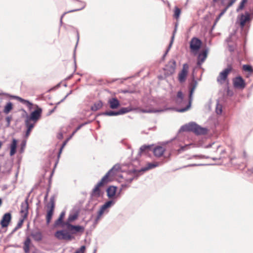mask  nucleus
<instances>
[{
	"label": "nucleus",
	"mask_w": 253,
	"mask_h": 253,
	"mask_svg": "<svg viewBox=\"0 0 253 253\" xmlns=\"http://www.w3.org/2000/svg\"><path fill=\"white\" fill-rule=\"evenodd\" d=\"M120 169L121 166L119 164H115L110 169L93 188L90 193L91 197L96 196L97 197H99L101 196L100 187L104 186L109 182L113 181L114 177Z\"/></svg>",
	"instance_id": "1"
},
{
	"label": "nucleus",
	"mask_w": 253,
	"mask_h": 253,
	"mask_svg": "<svg viewBox=\"0 0 253 253\" xmlns=\"http://www.w3.org/2000/svg\"><path fill=\"white\" fill-rule=\"evenodd\" d=\"M84 230L85 228L83 225L66 224L64 225V240L71 241L74 239V235H81Z\"/></svg>",
	"instance_id": "2"
},
{
	"label": "nucleus",
	"mask_w": 253,
	"mask_h": 253,
	"mask_svg": "<svg viewBox=\"0 0 253 253\" xmlns=\"http://www.w3.org/2000/svg\"><path fill=\"white\" fill-rule=\"evenodd\" d=\"M209 130L206 127H202L195 122H190L181 126L178 132L181 131L192 132L196 135H205Z\"/></svg>",
	"instance_id": "3"
},
{
	"label": "nucleus",
	"mask_w": 253,
	"mask_h": 253,
	"mask_svg": "<svg viewBox=\"0 0 253 253\" xmlns=\"http://www.w3.org/2000/svg\"><path fill=\"white\" fill-rule=\"evenodd\" d=\"M194 72V71H193V72L192 73V82L189 83L188 86V103L185 107L178 109L177 111L178 112H184L187 111L191 106L193 93L198 84L197 81L195 78Z\"/></svg>",
	"instance_id": "4"
},
{
	"label": "nucleus",
	"mask_w": 253,
	"mask_h": 253,
	"mask_svg": "<svg viewBox=\"0 0 253 253\" xmlns=\"http://www.w3.org/2000/svg\"><path fill=\"white\" fill-rule=\"evenodd\" d=\"M134 109L130 106L126 107H122L118 111H114V110H108L106 111L101 113V115L104 116H116L119 115H123L128 113Z\"/></svg>",
	"instance_id": "5"
},
{
	"label": "nucleus",
	"mask_w": 253,
	"mask_h": 253,
	"mask_svg": "<svg viewBox=\"0 0 253 253\" xmlns=\"http://www.w3.org/2000/svg\"><path fill=\"white\" fill-rule=\"evenodd\" d=\"M46 207L47 210L46 214V224L48 225L52 219L55 208V202L53 196L50 198L49 203L47 204Z\"/></svg>",
	"instance_id": "6"
},
{
	"label": "nucleus",
	"mask_w": 253,
	"mask_h": 253,
	"mask_svg": "<svg viewBox=\"0 0 253 253\" xmlns=\"http://www.w3.org/2000/svg\"><path fill=\"white\" fill-rule=\"evenodd\" d=\"M33 107H35V110L30 115L27 114L26 118L32 120L34 123H37L42 117V109L37 104H34Z\"/></svg>",
	"instance_id": "7"
},
{
	"label": "nucleus",
	"mask_w": 253,
	"mask_h": 253,
	"mask_svg": "<svg viewBox=\"0 0 253 253\" xmlns=\"http://www.w3.org/2000/svg\"><path fill=\"white\" fill-rule=\"evenodd\" d=\"M190 49L191 52L197 54L199 52L202 46V41L199 38L194 37L192 38L190 42Z\"/></svg>",
	"instance_id": "8"
},
{
	"label": "nucleus",
	"mask_w": 253,
	"mask_h": 253,
	"mask_svg": "<svg viewBox=\"0 0 253 253\" xmlns=\"http://www.w3.org/2000/svg\"><path fill=\"white\" fill-rule=\"evenodd\" d=\"M176 66V61L173 59L170 60L163 68L165 76L168 77L173 74L175 71Z\"/></svg>",
	"instance_id": "9"
},
{
	"label": "nucleus",
	"mask_w": 253,
	"mask_h": 253,
	"mask_svg": "<svg viewBox=\"0 0 253 253\" xmlns=\"http://www.w3.org/2000/svg\"><path fill=\"white\" fill-rule=\"evenodd\" d=\"M232 70V65L228 64L227 68L219 73V76L217 77V82L220 84L224 83L227 80L228 76Z\"/></svg>",
	"instance_id": "10"
},
{
	"label": "nucleus",
	"mask_w": 253,
	"mask_h": 253,
	"mask_svg": "<svg viewBox=\"0 0 253 253\" xmlns=\"http://www.w3.org/2000/svg\"><path fill=\"white\" fill-rule=\"evenodd\" d=\"M2 94L3 95L9 97L11 99H15L23 104L25 105L28 108L29 111H31L33 108L34 104L28 100L25 99L18 96L11 95L8 93L2 92Z\"/></svg>",
	"instance_id": "11"
},
{
	"label": "nucleus",
	"mask_w": 253,
	"mask_h": 253,
	"mask_svg": "<svg viewBox=\"0 0 253 253\" xmlns=\"http://www.w3.org/2000/svg\"><path fill=\"white\" fill-rule=\"evenodd\" d=\"M80 209L77 207L73 208L69 212V215L66 221H64V225L66 224L72 223L76 220L79 216Z\"/></svg>",
	"instance_id": "12"
},
{
	"label": "nucleus",
	"mask_w": 253,
	"mask_h": 253,
	"mask_svg": "<svg viewBox=\"0 0 253 253\" xmlns=\"http://www.w3.org/2000/svg\"><path fill=\"white\" fill-rule=\"evenodd\" d=\"M253 17H251V14L248 11H246L245 14H241L240 18L239 19V24L241 30H244L245 28L246 23L250 22Z\"/></svg>",
	"instance_id": "13"
},
{
	"label": "nucleus",
	"mask_w": 253,
	"mask_h": 253,
	"mask_svg": "<svg viewBox=\"0 0 253 253\" xmlns=\"http://www.w3.org/2000/svg\"><path fill=\"white\" fill-rule=\"evenodd\" d=\"M209 52V48L206 45L205 47L199 53L197 65L198 66H201L206 59Z\"/></svg>",
	"instance_id": "14"
},
{
	"label": "nucleus",
	"mask_w": 253,
	"mask_h": 253,
	"mask_svg": "<svg viewBox=\"0 0 253 253\" xmlns=\"http://www.w3.org/2000/svg\"><path fill=\"white\" fill-rule=\"evenodd\" d=\"M189 69V65L187 63L183 65L182 69L179 73L178 80L180 83H184L187 78Z\"/></svg>",
	"instance_id": "15"
},
{
	"label": "nucleus",
	"mask_w": 253,
	"mask_h": 253,
	"mask_svg": "<svg viewBox=\"0 0 253 253\" xmlns=\"http://www.w3.org/2000/svg\"><path fill=\"white\" fill-rule=\"evenodd\" d=\"M233 84L235 88L244 89L246 87V82L241 76H238L233 78Z\"/></svg>",
	"instance_id": "16"
},
{
	"label": "nucleus",
	"mask_w": 253,
	"mask_h": 253,
	"mask_svg": "<svg viewBox=\"0 0 253 253\" xmlns=\"http://www.w3.org/2000/svg\"><path fill=\"white\" fill-rule=\"evenodd\" d=\"M118 187L114 185H110L106 189L107 196L109 200L115 199L117 201V196H116Z\"/></svg>",
	"instance_id": "17"
},
{
	"label": "nucleus",
	"mask_w": 253,
	"mask_h": 253,
	"mask_svg": "<svg viewBox=\"0 0 253 253\" xmlns=\"http://www.w3.org/2000/svg\"><path fill=\"white\" fill-rule=\"evenodd\" d=\"M12 219L11 213L9 212L5 213L2 216L0 221V225L1 228H4L8 227Z\"/></svg>",
	"instance_id": "18"
},
{
	"label": "nucleus",
	"mask_w": 253,
	"mask_h": 253,
	"mask_svg": "<svg viewBox=\"0 0 253 253\" xmlns=\"http://www.w3.org/2000/svg\"><path fill=\"white\" fill-rule=\"evenodd\" d=\"M29 206L27 199H25L24 202H22L21 204V209L20 213L22 214L21 216L24 218H27L29 214Z\"/></svg>",
	"instance_id": "19"
},
{
	"label": "nucleus",
	"mask_w": 253,
	"mask_h": 253,
	"mask_svg": "<svg viewBox=\"0 0 253 253\" xmlns=\"http://www.w3.org/2000/svg\"><path fill=\"white\" fill-rule=\"evenodd\" d=\"M23 249L25 253H29L30 248L34 247V245L32 242L30 236H26L25 240L24 241Z\"/></svg>",
	"instance_id": "20"
},
{
	"label": "nucleus",
	"mask_w": 253,
	"mask_h": 253,
	"mask_svg": "<svg viewBox=\"0 0 253 253\" xmlns=\"http://www.w3.org/2000/svg\"><path fill=\"white\" fill-rule=\"evenodd\" d=\"M108 104L112 110L118 109L121 106L120 101L116 97L110 98L108 101Z\"/></svg>",
	"instance_id": "21"
},
{
	"label": "nucleus",
	"mask_w": 253,
	"mask_h": 253,
	"mask_svg": "<svg viewBox=\"0 0 253 253\" xmlns=\"http://www.w3.org/2000/svg\"><path fill=\"white\" fill-rule=\"evenodd\" d=\"M17 144L18 140L16 138H12L11 143L9 145L10 149L9 155L10 156H13L16 153Z\"/></svg>",
	"instance_id": "22"
},
{
	"label": "nucleus",
	"mask_w": 253,
	"mask_h": 253,
	"mask_svg": "<svg viewBox=\"0 0 253 253\" xmlns=\"http://www.w3.org/2000/svg\"><path fill=\"white\" fill-rule=\"evenodd\" d=\"M165 151V148L161 146H157L154 148H152V151L154 156L158 157L163 156Z\"/></svg>",
	"instance_id": "23"
},
{
	"label": "nucleus",
	"mask_w": 253,
	"mask_h": 253,
	"mask_svg": "<svg viewBox=\"0 0 253 253\" xmlns=\"http://www.w3.org/2000/svg\"><path fill=\"white\" fill-rule=\"evenodd\" d=\"M31 236L32 237L34 240L37 242L41 241L43 239V235L41 231H33L31 233Z\"/></svg>",
	"instance_id": "24"
},
{
	"label": "nucleus",
	"mask_w": 253,
	"mask_h": 253,
	"mask_svg": "<svg viewBox=\"0 0 253 253\" xmlns=\"http://www.w3.org/2000/svg\"><path fill=\"white\" fill-rule=\"evenodd\" d=\"M153 144L152 145H143L139 148V151L138 156H140L142 153H148L149 151H152Z\"/></svg>",
	"instance_id": "25"
},
{
	"label": "nucleus",
	"mask_w": 253,
	"mask_h": 253,
	"mask_svg": "<svg viewBox=\"0 0 253 253\" xmlns=\"http://www.w3.org/2000/svg\"><path fill=\"white\" fill-rule=\"evenodd\" d=\"M116 203V200L115 199H111L107 201L102 205L100 208L105 211L112 206H114Z\"/></svg>",
	"instance_id": "26"
},
{
	"label": "nucleus",
	"mask_w": 253,
	"mask_h": 253,
	"mask_svg": "<svg viewBox=\"0 0 253 253\" xmlns=\"http://www.w3.org/2000/svg\"><path fill=\"white\" fill-rule=\"evenodd\" d=\"M59 226H61L63 228V211L60 212L58 218L55 221L53 224V227L54 228Z\"/></svg>",
	"instance_id": "27"
},
{
	"label": "nucleus",
	"mask_w": 253,
	"mask_h": 253,
	"mask_svg": "<svg viewBox=\"0 0 253 253\" xmlns=\"http://www.w3.org/2000/svg\"><path fill=\"white\" fill-rule=\"evenodd\" d=\"M159 166V163L158 162H154V163H148L147 164V166L142 167L140 169V171H143L144 172L150 169L155 168Z\"/></svg>",
	"instance_id": "28"
},
{
	"label": "nucleus",
	"mask_w": 253,
	"mask_h": 253,
	"mask_svg": "<svg viewBox=\"0 0 253 253\" xmlns=\"http://www.w3.org/2000/svg\"><path fill=\"white\" fill-rule=\"evenodd\" d=\"M13 109V103L10 101H8L4 105L3 110V112L5 114H8L11 112V111Z\"/></svg>",
	"instance_id": "29"
},
{
	"label": "nucleus",
	"mask_w": 253,
	"mask_h": 253,
	"mask_svg": "<svg viewBox=\"0 0 253 253\" xmlns=\"http://www.w3.org/2000/svg\"><path fill=\"white\" fill-rule=\"evenodd\" d=\"M103 106V102L101 100H99L97 102H95L92 106H91L90 109L93 111H96L100 109Z\"/></svg>",
	"instance_id": "30"
},
{
	"label": "nucleus",
	"mask_w": 253,
	"mask_h": 253,
	"mask_svg": "<svg viewBox=\"0 0 253 253\" xmlns=\"http://www.w3.org/2000/svg\"><path fill=\"white\" fill-rule=\"evenodd\" d=\"M25 123L26 128L31 129H33L35 126V124L36 123H34V122H33L32 120L29 119L28 118H26Z\"/></svg>",
	"instance_id": "31"
},
{
	"label": "nucleus",
	"mask_w": 253,
	"mask_h": 253,
	"mask_svg": "<svg viewBox=\"0 0 253 253\" xmlns=\"http://www.w3.org/2000/svg\"><path fill=\"white\" fill-rule=\"evenodd\" d=\"M221 165V164H215V163H214V164H189V165L185 166L183 167V168L193 167H197V166H214V165Z\"/></svg>",
	"instance_id": "32"
},
{
	"label": "nucleus",
	"mask_w": 253,
	"mask_h": 253,
	"mask_svg": "<svg viewBox=\"0 0 253 253\" xmlns=\"http://www.w3.org/2000/svg\"><path fill=\"white\" fill-rule=\"evenodd\" d=\"M242 69L245 72H248L250 74L253 73V67L250 64L243 65Z\"/></svg>",
	"instance_id": "33"
},
{
	"label": "nucleus",
	"mask_w": 253,
	"mask_h": 253,
	"mask_svg": "<svg viewBox=\"0 0 253 253\" xmlns=\"http://www.w3.org/2000/svg\"><path fill=\"white\" fill-rule=\"evenodd\" d=\"M55 237L58 240L63 239V228L61 230H57L54 233Z\"/></svg>",
	"instance_id": "34"
},
{
	"label": "nucleus",
	"mask_w": 253,
	"mask_h": 253,
	"mask_svg": "<svg viewBox=\"0 0 253 253\" xmlns=\"http://www.w3.org/2000/svg\"><path fill=\"white\" fill-rule=\"evenodd\" d=\"M248 0H241L240 2L239 6L236 9V12H239L241 10H243L245 6L246 3L247 2Z\"/></svg>",
	"instance_id": "35"
},
{
	"label": "nucleus",
	"mask_w": 253,
	"mask_h": 253,
	"mask_svg": "<svg viewBox=\"0 0 253 253\" xmlns=\"http://www.w3.org/2000/svg\"><path fill=\"white\" fill-rule=\"evenodd\" d=\"M181 9L177 6L174 7L173 17L176 19H178L180 17L181 14Z\"/></svg>",
	"instance_id": "36"
},
{
	"label": "nucleus",
	"mask_w": 253,
	"mask_h": 253,
	"mask_svg": "<svg viewBox=\"0 0 253 253\" xmlns=\"http://www.w3.org/2000/svg\"><path fill=\"white\" fill-rule=\"evenodd\" d=\"M162 110H155V109H141V112L145 113H156L161 112Z\"/></svg>",
	"instance_id": "37"
},
{
	"label": "nucleus",
	"mask_w": 253,
	"mask_h": 253,
	"mask_svg": "<svg viewBox=\"0 0 253 253\" xmlns=\"http://www.w3.org/2000/svg\"><path fill=\"white\" fill-rule=\"evenodd\" d=\"M81 4H82V6L80 8H77V9L71 10L68 11L67 12H64V15L66 13H69V12L77 11H80V10H82L83 9H84L85 7L86 4H85V3L84 2H81Z\"/></svg>",
	"instance_id": "38"
},
{
	"label": "nucleus",
	"mask_w": 253,
	"mask_h": 253,
	"mask_svg": "<svg viewBox=\"0 0 253 253\" xmlns=\"http://www.w3.org/2000/svg\"><path fill=\"white\" fill-rule=\"evenodd\" d=\"M79 40V34L78 33V34H77V43H76V44L75 48H74V54H73V57L74 58V66H75L74 72L76 71V68H77V64H76V59H75V53H76V48H77Z\"/></svg>",
	"instance_id": "39"
},
{
	"label": "nucleus",
	"mask_w": 253,
	"mask_h": 253,
	"mask_svg": "<svg viewBox=\"0 0 253 253\" xmlns=\"http://www.w3.org/2000/svg\"><path fill=\"white\" fill-rule=\"evenodd\" d=\"M26 219V218H24L23 217L21 216L20 218L19 219V221L18 222L16 227L15 229H19V228H21L23 223L24 222V220Z\"/></svg>",
	"instance_id": "40"
},
{
	"label": "nucleus",
	"mask_w": 253,
	"mask_h": 253,
	"mask_svg": "<svg viewBox=\"0 0 253 253\" xmlns=\"http://www.w3.org/2000/svg\"><path fill=\"white\" fill-rule=\"evenodd\" d=\"M226 10H227V9L225 8H224L222 10V11L218 14V15L216 17V18L214 20V25H216L217 22L219 21L220 17L224 14V13L226 11Z\"/></svg>",
	"instance_id": "41"
},
{
	"label": "nucleus",
	"mask_w": 253,
	"mask_h": 253,
	"mask_svg": "<svg viewBox=\"0 0 253 253\" xmlns=\"http://www.w3.org/2000/svg\"><path fill=\"white\" fill-rule=\"evenodd\" d=\"M191 144H187L184 146H181L180 148L177 150L178 153H181L183 151H185L190 148Z\"/></svg>",
	"instance_id": "42"
},
{
	"label": "nucleus",
	"mask_w": 253,
	"mask_h": 253,
	"mask_svg": "<svg viewBox=\"0 0 253 253\" xmlns=\"http://www.w3.org/2000/svg\"><path fill=\"white\" fill-rule=\"evenodd\" d=\"M90 122H85L84 123H83L81 124H80V125H79L72 132V133H71L72 134V135H74V134L77 132V131L78 130H79V129H80L83 126H84L85 125L89 124Z\"/></svg>",
	"instance_id": "43"
},
{
	"label": "nucleus",
	"mask_w": 253,
	"mask_h": 253,
	"mask_svg": "<svg viewBox=\"0 0 253 253\" xmlns=\"http://www.w3.org/2000/svg\"><path fill=\"white\" fill-rule=\"evenodd\" d=\"M27 141L26 140H23L20 144V148L19 149V153H22L24 152L25 148L26 147Z\"/></svg>",
	"instance_id": "44"
},
{
	"label": "nucleus",
	"mask_w": 253,
	"mask_h": 253,
	"mask_svg": "<svg viewBox=\"0 0 253 253\" xmlns=\"http://www.w3.org/2000/svg\"><path fill=\"white\" fill-rule=\"evenodd\" d=\"M120 93H122L124 94L125 93H134L136 92L135 90L134 89H121L120 91Z\"/></svg>",
	"instance_id": "45"
},
{
	"label": "nucleus",
	"mask_w": 253,
	"mask_h": 253,
	"mask_svg": "<svg viewBox=\"0 0 253 253\" xmlns=\"http://www.w3.org/2000/svg\"><path fill=\"white\" fill-rule=\"evenodd\" d=\"M215 111L216 114L218 115L221 114L222 112V106L219 104L218 102L216 103Z\"/></svg>",
	"instance_id": "46"
},
{
	"label": "nucleus",
	"mask_w": 253,
	"mask_h": 253,
	"mask_svg": "<svg viewBox=\"0 0 253 253\" xmlns=\"http://www.w3.org/2000/svg\"><path fill=\"white\" fill-rule=\"evenodd\" d=\"M140 169H131V170H129V171L128 172V173L129 174H130L131 173H134V175H136V174H140L139 173L140 172H144L143 171H140Z\"/></svg>",
	"instance_id": "47"
},
{
	"label": "nucleus",
	"mask_w": 253,
	"mask_h": 253,
	"mask_svg": "<svg viewBox=\"0 0 253 253\" xmlns=\"http://www.w3.org/2000/svg\"><path fill=\"white\" fill-rule=\"evenodd\" d=\"M12 119V117L11 115L8 116L5 118V121L6 122V127H9L10 126V122Z\"/></svg>",
	"instance_id": "48"
},
{
	"label": "nucleus",
	"mask_w": 253,
	"mask_h": 253,
	"mask_svg": "<svg viewBox=\"0 0 253 253\" xmlns=\"http://www.w3.org/2000/svg\"><path fill=\"white\" fill-rule=\"evenodd\" d=\"M177 97L180 99V102H181L184 98V95L182 91L179 90L177 93Z\"/></svg>",
	"instance_id": "49"
},
{
	"label": "nucleus",
	"mask_w": 253,
	"mask_h": 253,
	"mask_svg": "<svg viewBox=\"0 0 253 253\" xmlns=\"http://www.w3.org/2000/svg\"><path fill=\"white\" fill-rule=\"evenodd\" d=\"M85 250V246L84 245L82 246L80 249L77 250L74 253H84Z\"/></svg>",
	"instance_id": "50"
},
{
	"label": "nucleus",
	"mask_w": 253,
	"mask_h": 253,
	"mask_svg": "<svg viewBox=\"0 0 253 253\" xmlns=\"http://www.w3.org/2000/svg\"><path fill=\"white\" fill-rule=\"evenodd\" d=\"M139 176H140V174H136V175H134V176L132 177H130V178H129L126 179V181L127 182H128V183H131L132 182V181L134 179L137 178V177H139Z\"/></svg>",
	"instance_id": "51"
},
{
	"label": "nucleus",
	"mask_w": 253,
	"mask_h": 253,
	"mask_svg": "<svg viewBox=\"0 0 253 253\" xmlns=\"http://www.w3.org/2000/svg\"><path fill=\"white\" fill-rule=\"evenodd\" d=\"M62 83V81H61L60 83L57 84L55 86L51 87V88L48 90V92H50L52 90H55L56 89L58 88L60 86L61 84Z\"/></svg>",
	"instance_id": "52"
},
{
	"label": "nucleus",
	"mask_w": 253,
	"mask_h": 253,
	"mask_svg": "<svg viewBox=\"0 0 253 253\" xmlns=\"http://www.w3.org/2000/svg\"><path fill=\"white\" fill-rule=\"evenodd\" d=\"M89 205H90V201H88V203L85 206V210L89 211H93V210L94 208L95 205H93L91 208H90Z\"/></svg>",
	"instance_id": "53"
},
{
	"label": "nucleus",
	"mask_w": 253,
	"mask_h": 253,
	"mask_svg": "<svg viewBox=\"0 0 253 253\" xmlns=\"http://www.w3.org/2000/svg\"><path fill=\"white\" fill-rule=\"evenodd\" d=\"M57 138L59 139H61L63 138V131L62 130L61 127L60 131L57 134Z\"/></svg>",
	"instance_id": "54"
},
{
	"label": "nucleus",
	"mask_w": 253,
	"mask_h": 253,
	"mask_svg": "<svg viewBox=\"0 0 253 253\" xmlns=\"http://www.w3.org/2000/svg\"><path fill=\"white\" fill-rule=\"evenodd\" d=\"M104 212L105 211L103 210H102L101 208H100V209L97 212V217H98V218H100Z\"/></svg>",
	"instance_id": "55"
},
{
	"label": "nucleus",
	"mask_w": 253,
	"mask_h": 253,
	"mask_svg": "<svg viewBox=\"0 0 253 253\" xmlns=\"http://www.w3.org/2000/svg\"><path fill=\"white\" fill-rule=\"evenodd\" d=\"M32 130V129L26 128V130L25 131V135H24V137L28 138Z\"/></svg>",
	"instance_id": "56"
},
{
	"label": "nucleus",
	"mask_w": 253,
	"mask_h": 253,
	"mask_svg": "<svg viewBox=\"0 0 253 253\" xmlns=\"http://www.w3.org/2000/svg\"><path fill=\"white\" fill-rule=\"evenodd\" d=\"M236 0H230L229 2L227 3V5L225 8H226V9L227 10V9L229 7H230L233 4V3L236 1Z\"/></svg>",
	"instance_id": "57"
},
{
	"label": "nucleus",
	"mask_w": 253,
	"mask_h": 253,
	"mask_svg": "<svg viewBox=\"0 0 253 253\" xmlns=\"http://www.w3.org/2000/svg\"><path fill=\"white\" fill-rule=\"evenodd\" d=\"M206 158V159H209L210 157L209 156H206L205 155H194L192 156V158Z\"/></svg>",
	"instance_id": "58"
},
{
	"label": "nucleus",
	"mask_w": 253,
	"mask_h": 253,
	"mask_svg": "<svg viewBox=\"0 0 253 253\" xmlns=\"http://www.w3.org/2000/svg\"><path fill=\"white\" fill-rule=\"evenodd\" d=\"M174 38V37L171 36L170 42H169V45L167 49H168L169 50V49H170V48L172 46V44L173 43V42Z\"/></svg>",
	"instance_id": "59"
},
{
	"label": "nucleus",
	"mask_w": 253,
	"mask_h": 253,
	"mask_svg": "<svg viewBox=\"0 0 253 253\" xmlns=\"http://www.w3.org/2000/svg\"><path fill=\"white\" fill-rule=\"evenodd\" d=\"M174 38V37L171 36L170 42H169V45L167 49H168L169 50V49H170V48L172 46V44L173 43V42Z\"/></svg>",
	"instance_id": "60"
},
{
	"label": "nucleus",
	"mask_w": 253,
	"mask_h": 253,
	"mask_svg": "<svg viewBox=\"0 0 253 253\" xmlns=\"http://www.w3.org/2000/svg\"><path fill=\"white\" fill-rule=\"evenodd\" d=\"M73 136V135H72V134H71L68 137L66 138V139L64 140V147L68 143V142L72 138Z\"/></svg>",
	"instance_id": "61"
},
{
	"label": "nucleus",
	"mask_w": 253,
	"mask_h": 253,
	"mask_svg": "<svg viewBox=\"0 0 253 253\" xmlns=\"http://www.w3.org/2000/svg\"><path fill=\"white\" fill-rule=\"evenodd\" d=\"M63 149V142H62L60 144V149L59 150L58 153V156L59 157L60 155L61 154L62 150Z\"/></svg>",
	"instance_id": "62"
},
{
	"label": "nucleus",
	"mask_w": 253,
	"mask_h": 253,
	"mask_svg": "<svg viewBox=\"0 0 253 253\" xmlns=\"http://www.w3.org/2000/svg\"><path fill=\"white\" fill-rule=\"evenodd\" d=\"M178 22H176L175 23V25H174V29L173 31V33H172V36H173L174 37L175 36V34L176 32V31H177V27H178Z\"/></svg>",
	"instance_id": "63"
},
{
	"label": "nucleus",
	"mask_w": 253,
	"mask_h": 253,
	"mask_svg": "<svg viewBox=\"0 0 253 253\" xmlns=\"http://www.w3.org/2000/svg\"><path fill=\"white\" fill-rule=\"evenodd\" d=\"M227 94L228 96H232L233 95V92L230 90L229 88H228L227 90Z\"/></svg>",
	"instance_id": "64"
}]
</instances>
